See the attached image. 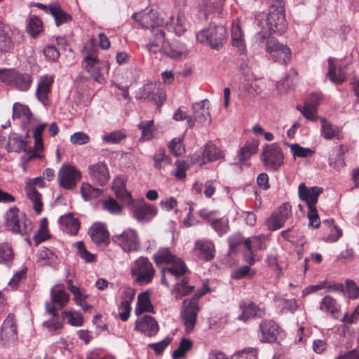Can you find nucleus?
<instances>
[{
	"instance_id": "obj_1",
	"label": "nucleus",
	"mask_w": 359,
	"mask_h": 359,
	"mask_svg": "<svg viewBox=\"0 0 359 359\" xmlns=\"http://www.w3.org/2000/svg\"><path fill=\"white\" fill-rule=\"evenodd\" d=\"M97 50L93 41L84 46L83 50L84 68L95 81L102 83L105 81L103 74L104 63L97 58Z\"/></svg>"
},
{
	"instance_id": "obj_2",
	"label": "nucleus",
	"mask_w": 359,
	"mask_h": 359,
	"mask_svg": "<svg viewBox=\"0 0 359 359\" xmlns=\"http://www.w3.org/2000/svg\"><path fill=\"white\" fill-rule=\"evenodd\" d=\"M227 38V32L223 25L210 24L207 29H204L196 34V39L199 43H206L212 49L221 48Z\"/></svg>"
},
{
	"instance_id": "obj_3",
	"label": "nucleus",
	"mask_w": 359,
	"mask_h": 359,
	"mask_svg": "<svg viewBox=\"0 0 359 359\" xmlns=\"http://www.w3.org/2000/svg\"><path fill=\"white\" fill-rule=\"evenodd\" d=\"M0 81L17 90L25 92L31 86L32 77L15 69H0Z\"/></svg>"
},
{
	"instance_id": "obj_4",
	"label": "nucleus",
	"mask_w": 359,
	"mask_h": 359,
	"mask_svg": "<svg viewBox=\"0 0 359 359\" xmlns=\"http://www.w3.org/2000/svg\"><path fill=\"white\" fill-rule=\"evenodd\" d=\"M6 226L10 231L20 235H28L32 230V222L17 208H11L6 213Z\"/></svg>"
},
{
	"instance_id": "obj_5",
	"label": "nucleus",
	"mask_w": 359,
	"mask_h": 359,
	"mask_svg": "<svg viewBox=\"0 0 359 359\" xmlns=\"http://www.w3.org/2000/svg\"><path fill=\"white\" fill-rule=\"evenodd\" d=\"M138 16L139 15L135 14L133 18L139 20L142 27L150 29L154 41H162L165 38V32L163 29V25L165 22L159 16L158 13L151 10L140 15V18H137Z\"/></svg>"
},
{
	"instance_id": "obj_6",
	"label": "nucleus",
	"mask_w": 359,
	"mask_h": 359,
	"mask_svg": "<svg viewBox=\"0 0 359 359\" xmlns=\"http://www.w3.org/2000/svg\"><path fill=\"white\" fill-rule=\"evenodd\" d=\"M156 274V270L146 257H140L132 266L131 275L135 283L139 285H144L152 282Z\"/></svg>"
},
{
	"instance_id": "obj_7",
	"label": "nucleus",
	"mask_w": 359,
	"mask_h": 359,
	"mask_svg": "<svg viewBox=\"0 0 359 359\" xmlns=\"http://www.w3.org/2000/svg\"><path fill=\"white\" fill-rule=\"evenodd\" d=\"M161 45V50L168 57L172 59H183L188 55V51L184 43L176 42L170 43L164 39L159 42L158 41H152L146 45L147 49L151 53H156L158 50L159 46Z\"/></svg>"
},
{
	"instance_id": "obj_8",
	"label": "nucleus",
	"mask_w": 359,
	"mask_h": 359,
	"mask_svg": "<svg viewBox=\"0 0 359 359\" xmlns=\"http://www.w3.org/2000/svg\"><path fill=\"white\" fill-rule=\"evenodd\" d=\"M267 25L274 33H283L286 30L287 24L285 16L284 3L275 0L269 8L267 15Z\"/></svg>"
},
{
	"instance_id": "obj_9",
	"label": "nucleus",
	"mask_w": 359,
	"mask_h": 359,
	"mask_svg": "<svg viewBox=\"0 0 359 359\" xmlns=\"http://www.w3.org/2000/svg\"><path fill=\"white\" fill-rule=\"evenodd\" d=\"M262 158L267 170L276 171L283 164L284 156L280 148L276 144H271L266 145Z\"/></svg>"
},
{
	"instance_id": "obj_10",
	"label": "nucleus",
	"mask_w": 359,
	"mask_h": 359,
	"mask_svg": "<svg viewBox=\"0 0 359 359\" xmlns=\"http://www.w3.org/2000/svg\"><path fill=\"white\" fill-rule=\"evenodd\" d=\"M112 241L126 252H137L140 248L138 234L134 229H128L120 234L113 236Z\"/></svg>"
},
{
	"instance_id": "obj_11",
	"label": "nucleus",
	"mask_w": 359,
	"mask_h": 359,
	"mask_svg": "<svg viewBox=\"0 0 359 359\" xmlns=\"http://www.w3.org/2000/svg\"><path fill=\"white\" fill-rule=\"evenodd\" d=\"M126 203L129 205L133 217L139 222L151 220L157 213V209L152 205L148 204L143 198L133 200Z\"/></svg>"
},
{
	"instance_id": "obj_12",
	"label": "nucleus",
	"mask_w": 359,
	"mask_h": 359,
	"mask_svg": "<svg viewBox=\"0 0 359 359\" xmlns=\"http://www.w3.org/2000/svg\"><path fill=\"white\" fill-rule=\"evenodd\" d=\"M60 186L65 189H73L81 178V172L70 165H62L58 172Z\"/></svg>"
},
{
	"instance_id": "obj_13",
	"label": "nucleus",
	"mask_w": 359,
	"mask_h": 359,
	"mask_svg": "<svg viewBox=\"0 0 359 359\" xmlns=\"http://www.w3.org/2000/svg\"><path fill=\"white\" fill-rule=\"evenodd\" d=\"M198 311V304H196L194 302H188L187 299L184 301L183 311L181 313V316L187 333L191 332L194 330Z\"/></svg>"
},
{
	"instance_id": "obj_14",
	"label": "nucleus",
	"mask_w": 359,
	"mask_h": 359,
	"mask_svg": "<svg viewBox=\"0 0 359 359\" xmlns=\"http://www.w3.org/2000/svg\"><path fill=\"white\" fill-rule=\"evenodd\" d=\"M291 213L290 206L286 203L281 205L266 220V225L270 230L280 229L287 220Z\"/></svg>"
},
{
	"instance_id": "obj_15",
	"label": "nucleus",
	"mask_w": 359,
	"mask_h": 359,
	"mask_svg": "<svg viewBox=\"0 0 359 359\" xmlns=\"http://www.w3.org/2000/svg\"><path fill=\"white\" fill-rule=\"evenodd\" d=\"M88 174L90 180L96 184L104 186L109 180V172L107 165L98 162L88 167Z\"/></svg>"
},
{
	"instance_id": "obj_16",
	"label": "nucleus",
	"mask_w": 359,
	"mask_h": 359,
	"mask_svg": "<svg viewBox=\"0 0 359 359\" xmlns=\"http://www.w3.org/2000/svg\"><path fill=\"white\" fill-rule=\"evenodd\" d=\"M194 111V120L203 126L210 125L212 118L210 112V104L207 100L196 102L192 105Z\"/></svg>"
},
{
	"instance_id": "obj_17",
	"label": "nucleus",
	"mask_w": 359,
	"mask_h": 359,
	"mask_svg": "<svg viewBox=\"0 0 359 359\" xmlns=\"http://www.w3.org/2000/svg\"><path fill=\"white\" fill-rule=\"evenodd\" d=\"M155 90L156 84L148 83L140 90L138 98L152 100L156 104L157 108L160 109L166 100V94L163 90H158L155 93Z\"/></svg>"
},
{
	"instance_id": "obj_18",
	"label": "nucleus",
	"mask_w": 359,
	"mask_h": 359,
	"mask_svg": "<svg viewBox=\"0 0 359 359\" xmlns=\"http://www.w3.org/2000/svg\"><path fill=\"white\" fill-rule=\"evenodd\" d=\"M279 327L275 321L272 320L262 321L259 325L260 341L264 343L275 342L279 334Z\"/></svg>"
},
{
	"instance_id": "obj_19",
	"label": "nucleus",
	"mask_w": 359,
	"mask_h": 359,
	"mask_svg": "<svg viewBox=\"0 0 359 359\" xmlns=\"http://www.w3.org/2000/svg\"><path fill=\"white\" fill-rule=\"evenodd\" d=\"M299 196L306 202L308 208L316 206L319 195L323 192V188L313 187L308 188L304 183H301L298 189Z\"/></svg>"
},
{
	"instance_id": "obj_20",
	"label": "nucleus",
	"mask_w": 359,
	"mask_h": 359,
	"mask_svg": "<svg viewBox=\"0 0 359 359\" xmlns=\"http://www.w3.org/2000/svg\"><path fill=\"white\" fill-rule=\"evenodd\" d=\"M135 329L147 336L152 337L156 334L159 327L152 316L145 315L136 320Z\"/></svg>"
},
{
	"instance_id": "obj_21",
	"label": "nucleus",
	"mask_w": 359,
	"mask_h": 359,
	"mask_svg": "<svg viewBox=\"0 0 359 359\" xmlns=\"http://www.w3.org/2000/svg\"><path fill=\"white\" fill-rule=\"evenodd\" d=\"M194 250L200 259L205 262L212 260L215 257V246L211 241H196Z\"/></svg>"
},
{
	"instance_id": "obj_22",
	"label": "nucleus",
	"mask_w": 359,
	"mask_h": 359,
	"mask_svg": "<svg viewBox=\"0 0 359 359\" xmlns=\"http://www.w3.org/2000/svg\"><path fill=\"white\" fill-rule=\"evenodd\" d=\"M242 313L238 317V320H246L250 318H262L266 316L265 308L259 307L252 302H243L240 305Z\"/></svg>"
},
{
	"instance_id": "obj_23",
	"label": "nucleus",
	"mask_w": 359,
	"mask_h": 359,
	"mask_svg": "<svg viewBox=\"0 0 359 359\" xmlns=\"http://www.w3.org/2000/svg\"><path fill=\"white\" fill-rule=\"evenodd\" d=\"M92 241L97 245L108 244L109 233L105 224L100 222L95 223L88 230Z\"/></svg>"
},
{
	"instance_id": "obj_24",
	"label": "nucleus",
	"mask_w": 359,
	"mask_h": 359,
	"mask_svg": "<svg viewBox=\"0 0 359 359\" xmlns=\"http://www.w3.org/2000/svg\"><path fill=\"white\" fill-rule=\"evenodd\" d=\"M231 39L233 46L238 48L241 53L245 51V34L241 29L240 20H233L231 29Z\"/></svg>"
},
{
	"instance_id": "obj_25",
	"label": "nucleus",
	"mask_w": 359,
	"mask_h": 359,
	"mask_svg": "<svg viewBox=\"0 0 359 359\" xmlns=\"http://www.w3.org/2000/svg\"><path fill=\"white\" fill-rule=\"evenodd\" d=\"M165 28L173 32L177 36L182 35L187 31V21L184 16L179 15L176 18L170 16L165 22Z\"/></svg>"
},
{
	"instance_id": "obj_26",
	"label": "nucleus",
	"mask_w": 359,
	"mask_h": 359,
	"mask_svg": "<svg viewBox=\"0 0 359 359\" xmlns=\"http://www.w3.org/2000/svg\"><path fill=\"white\" fill-rule=\"evenodd\" d=\"M1 337L2 339L8 342L13 343L16 341L18 338L17 328L13 315H8L4 320L1 327Z\"/></svg>"
},
{
	"instance_id": "obj_27",
	"label": "nucleus",
	"mask_w": 359,
	"mask_h": 359,
	"mask_svg": "<svg viewBox=\"0 0 359 359\" xmlns=\"http://www.w3.org/2000/svg\"><path fill=\"white\" fill-rule=\"evenodd\" d=\"M53 82V78L52 76L45 75L41 77L38 84L36 95L38 100L44 105L48 102V95L50 93Z\"/></svg>"
},
{
	"instance_id": "obj_28",
	"label": "nucleus",
	"mask_w": 359,
	"mask_h": 359,
	"mask_svg": "<svg viewBox=\"0 0 359 359\" xmlns=\"http://www.w3.org/2000/svg\"><path fill=\"white\" fill-rule=\"evenodd\" d=\"M59 224L64 231L71 235H76L80 228L79 220L71 212L61 216L59 219Z\"/></svg>"
},
{
	"instance_id": "obj_29",
	"label": "nucleus",
	"mask_w": 359,
	"mask_h": 359,
	"mask_svg": "<svg viewBox=\"0 0 359 359\" xmlns=\"http://www.w3.org/2000/svg\"><path fill=\"white\" fill-rule=\"evenodd\" d=\"M321 135L325 140L337 139L340 140L342 135L340 129L334 127L330 122L327 121L325 118L321 117Z\"/></svg>"
},
{
	"instance_id": "obj_30",
	"label": "nucleus",
	"mask_w": 359,
	"mask_h": 359,
	"mask_svg": "<svg viewBox=\"0 0 359 359\" xmlns=\"http://www.w3.org/2000/svg\"><path fill=\"white\" fill-rule=\"evenodd\" d=\"M327 62L329 69L326 74L327 77H328L331 81L335 84H341L344 82L346 79V74L340 67L337 69L336 65H334V59L330 57Z\"/></svg>"
},
{
	"instance_id": "obj_31",
	"label": "nucleus",
	"mask_w": 359,
	"mask_h": 359,
	"mask_svg": "<svg viewBox=\"0 0 359 359\" xmlns=\"http://www.w3.org/2000/svg\"><path fill=\"white\" fill-rule=\"evenodd\" d=\"M46 310L52 315V317L43 323V326L46 327L50 331L61 329L62 324L59 322L58 313L55 306L47 302L46 304Z\"/></svg>"
},
{
	"instance_id": "obj_32",
	"label": "nucleus",
	"mask_w": 359,
	"mask_h": 359,
	"mask_svg": "<svg viewBox=\"0 0 359 359\" xmlns=\"http://www.w3.org/2000/svg\"><path fill=\"white\" fill-rule=\"evenodd\" d=\"M319 309L323 312L330 314L334 318H337L339 311V306L335 299L330 296H326L320 302Z\"/></svg>"
},
{
	"instance_id": "obj_33",
	"label": "nucleus",
	"mask_w": 359,
	"mask_h": 359,
	"mask_svg": "<svg viewBox=\"0 0 359 359\" xmlns=\"http://www.w3.org/2000/svg\"><path fill=\"white\" fill-rule=\"evenodd\" d=\"M170 264H171L170 267L163 268V273L168 272V273L178 278L184 276L188 271L184 261L177 257Z\"/></svg>"
},
{
	"instance_id": "obj_34",
	"label": "nucleus",
	"mask_w": 359,
	"mask_h": 359,
	"mask_svg": "<svg viewBox=\"0 0 359 359\" xmlns=\"http://www.w3.org/2000/svg\"><path fill=\"white\" fill-rule=\"evenodd\" d=\"M25 189L27 197L32 201L34 211L37 215H39L43 210L41 194L32 185H27Z\"/></svg>"
},
{
	"instance_id": "obj_35",
	"label": "nucleus",
	"mask_w": 359,
	"mask_h": 359,
	"mask_svg": "<svg viewBox=\"0 0 359 359\" xmlns=\"http://www.w3.org/2000/svg\"><path fill=\"white\" fill-rule=\"evenodd\" d=\"M48 11L54 18L55 25L57 27L72 20L71 15L63 11L58 5H50L48 6Z\"/></svg>"
},
{
	"instance_id": "obj_36",
	"label": "nucleus",
	"mask_w": 359,
	"mask_h": 359,
	"mask_svg": "<svg viewBox=\"0 0 359 359\" xmlns=\"http://www.w3.org/2000/svg\"><path fill=\"white\" fill-rule=\"evenodd\" d=\"M176 257L168 248H161L153 255V259L158 266L170 264Z\"/></svg>"
},
{
	"instance_id": "obj_37",
	"label": "nucleus",
	"mask_w": 359,
	"mask_h": 359,
	"mask_svg": "<svg viewBox=\"0 0 359 359\" xmlns=\"http://www.w3.org/2000/svg\"><path fill=\"white\" fill-rule=\"evenodd\" d=\"M13 118H24L25 121L22 123L23 127H26L32 119V114L27 105L15 103L13 107Z\"/></svg>"
},
{
	"instance_id": "obj_38",
	"label": "nucleus",
	"mask_w": 359,
	"mask_h": 359,
	"mask_svg": "<svg viewBox=\"0 0 359 359\" xmlns=\"http://www.w3.org/2000/svg\"><path fill=\"white\" fill-rule=\"evenodd\" d=\"M14 257V252L10 243H0V264L10 266L13 262Z\"/></svg>"
},
{
	"instance_id": "obj_39",
	"label": "nucleus",
	"mask_w": 359,
	"mask_h": 359,
	"mask_svg": "<svg viewBox=\"0 0 359 359\" xmlns=\"http://www.w3.org/2000/svg\"><path fill=\"white\" fill-rule=\"evenodd\" d=\"M112 189L118 198L126 203L131 201V194L126 189V184L122 178L117 177L114 180Z\"/></svg>"
},
{
	"instance_id": "obj_40",
	"label": "nucleus",
	"mask_w": 359,
	"mask_h": 359,
	"mask_svg": "<svg viewBox=\"0 0 359 359\" xmlns=\"http://www.w3.org/2000/svg\"><path fill=\"white\" fill-rule=\"evenodd\" d=\"M154 166L158 170H165L172 163V160L170 156L165 154L163 149H158L153 156Z\"/></svg>"
},
{
	"instance_id": "obj_41",
	"label": "nucleus",
	"mask_w": 359,
	"mask_h": 359,
	"mask_svg": "<svg viewBox=\"0 0 359 359\" xmlns=\"http://www.w3.org/2000/svg\"><path fill=\"white\" fill-rule=\"evenodd\" d=\"M102 189L93 187L89 183H82L81 185V194L85 201L96 199L102 195Z\"/></svg>"
},
{
	"instance_id": "obj_42",
	"label": "nucleus",
	"mask_w": 359,
	"mask_h": 359,
	"mask_svg": "<svg viewBox=\"0 0 359 359\" xmlns=\"http://www.w3.org/2000/svg\"><path fill=\"white\" fill-rule=\"evenodd\" d=\"M51 302L49 304H57L60 309L64 308L69 301V294L63 290H50Z\"/></svg>"
},
{
	"instance_id": "obj_43",
	"label": "nucleus",
	"mask_w": 359,
	"mask_h": 359,
	"mask_svg": "<svg viewBox=\"0 0 359 359\" xmlns=\"http://www.w3.org/2000/svg\"><path fill=\"white\" fill-rule=\"evenodd\" d=\"M222 6V4L219 0H198V8L201 11H203L205 15L219 12Z\"/></svg>"
},
{
	"instance_id": "obj_44",
	"label": "nucleus",
	"mask_w": 359,
	"mask_h": 359,
	"mask_svg": "<svg viewBox=\"0 0 359 359\" xmlns=\"http://www.w3.org/2000/svg\"><path fill=\"white\" fill-rule=\"evenodd\" d=\"M6 147L8 151L20 152L31 150V148H28L27 142L18 136L10 137Z\"/></svg>"
},
{
	"instance_id": "obj_45",
	"label": "nucleus",
	"mask_w": 359,
	"mask_h": 359,
	"mask_svg": "<svg viewBox=\"0 0 359 359\" xmlns=\"http://www.w3.org/2000/svg\"><path fill=\"white\" fill-rule=\"evenodd\" d=\"M13 46V43L8 35L5 25L0 19V51L6 52Z\"/></svg>"
},
{
	"instance_id": "obj_46",
	"label": "nucleus",
	"mask_w": 359,
	"mask_h": 359,
	"mask_svg": "<svg viewBox=\"0 0 359 359\" xmlns=\"http://www.w3.org/2000/svg\"><path fill=\"white\" fill-rule=\"evenodd\" d=\"M153 309L152 304L149 299V294L145 293H141L137 297V305L135 309V313L140 315L143 312L151 311Z\"/></svg>"
},
{
	"instance_id": "obj_47",
	"label": "nucleus",
	"mask_w": 359,
	"mask_h": 359,
	"mask_svg": "<svg viewBox=\"0 0 359 359\" xmlns=\"http://www.w3.org/2000/svg\"><path fill=\"white\" fill-rule=\"evenodd\" d=\"M270 55L276 61L286 64L290 57V50L287 46L282 45L280 48L274 50Z\"/></svg>"
},
{
	"instance_id": "obj_48",
	"label": "nucleus",
	"mask_w": 359,
	"mask_h": 359,
	"mask_svg": "<svg viewBox=\"0 0 359 359\" xmlns=\"http://www.w3.org/2000/svg\"><path fill=\"white\" fill-rule=\"evenodd\" d=\"M203 159L208 161H214L221 157L219 149L212 144H207L203 151Z\"/></svg>"
},
{
	"instance_id": "obj_49",
	"label": "nucleus",
	"mask_w": 359,
	"mask_h": 359,
	"mask_svg": "<svg viewBox=\"0 0 359 359\" xmlns=\"http://www.w3.org/2000/svg\"><path fill=\"white\" fill-rule=\"evenodd\" d=\"M318 102L315 104H311L309 102H305L303 109L299 107L297 109L302 111V114L309 120L314 121L317 118Z\"/></svg>"
},
{
	"instance_id": "obj_50",
	"label": "nucleus",
	"mask_w": 359,
	"mask_h": 359,
	"mask_svg": "<svg viewBox=\"0 0 359 359\" xmlns=\"http://www.w3.org/2000/svg\"><path fill=\"white\" fill-rule=\"evenodd\" d=\"M27 29L32 36L34 37L37 36L42 30V22L41 20L35 15L30 17Z\"/></svg>"
},
{
	"instance_id": "obj_51",
	"label": "nucleus",
	"mask_w": 359,
	"mask_h": 359,
	"mask_svg": "<svg viewBox=\"0 0 359 359\" xmlns=\"http://www.w3.org/2000/svg\"><path fill=\"white\" fill-rule=\"evenodd\" d=\"M255 274L248 266H242L232 271L231 278L233 279H242L244 278H252Z\"/></svg>"
},
{
	"instance_id": "obj_52",
	"label": "nucleus",
	"mask_w": 359,
	"mask_h": 359,
	"mask_svg": "<svg viewBox=\"0 0 359 359\" xmlns=\"http://www.w3.org/2000/svg\"><path fill=\"white\" fill-rule=\"evenodd\" d=\"M258 149L257 143H248L240 150L239 160L245 161L248 160L252 154H255Z\"/></svg>"
},
{
	"instance_id": "obj_53",
	"label": "nucleus",
	"mask_w": 359,
	"mask_h": 359,
	"mask_svg": "<svg viewBox=\"0 0 359 359\" xmlns=\"http://www.w3.org/2000/svg\"><path fill=\"white\" fill-rule=\"evenodd\" d=\"M232 359H257V350L255 348H248L235 353Z\"/></svg>"
},
{
	"instance_id": "obj_54",
	"label": "nucleus",
	"mask_w": 359,
	"mask_h": 359,
	"mask_svg": "<svg viewBox=\"0 0 359 359\" xmlns=\"http://www.w3.org/2000/svg\"><path fill=\"white\" fill-rule=\"evenodd\" d=\"M103 208L111 214H120L122 211V206L113 198H109L102 201Z\"/></svg>"
},
{
	"instance_id": "obj_55",
	"label": "nucleus",
	"mask_w": 359,
	"mask_h": 359,
	"mask_svg": "<svg viewBox=\"0 0 359 359\" xmlns=\"http://www.w3.org/2000/svg\"><path fill=\"white\" fill-rule=\"evenodd\" d=\"M290 147L291 149V152L294 157L299 156L302 158H306L311 156L314 153L312 149L302 147L297 144H290Z\"/></svg>"
},
{
	"instance_id": "obj_56",
	"label": "nucleus",
	"mask_w": 359,
	"mask_h": 359,
	"mask_svg": "<svg viewBox=\"0 0 359 359\" xmlns=\"http://www.w3.org/2000/svg\"><path fill=\"white\" fill-rule=\"evenodd\" d=\"M328 163L331 168L337 171H340L346 165L344 156H336L335 154H330Z\"/></svg>"
},
{
	"instance_id": "obj_57",
	"label": "nucleus",
	"mask_w": 359,
	"mask_h": 359,
	"mask_svg": "<svg viewBox=\"0 0 359 359\" xmlns=\"http://www.w3.org/2000/svg\"><path fill=\"white\" fill-rule=\"evenodd\" d=\"M47 225L48 221L46 218H43L41 221L40 229L34 236V239L36 245L47 239Z\"/></svg>"
},
{
	"instance_id": "obj_58",
	"label": "nucleus",
	"mask_w": 359,
	"mask_h": 359,
	"mask_svg": "<svg viewBox=\"0 0 359 359\" xmlns=\"http://www.w3.org/2000/svg\"><path fill=\"white\" fill-rule=\"evenodd\" d=\"M168 147L171 153L176 156H180L184 152V147L180 138H174Z\"/></svg>"
},
{
	"instance_id": "obj_59",
	"label": "nucleus",
	"mask_w": 359,
	"mask_h": 359,
	"mask_svg": "<svg viewBox=\"0 0 359 359\" xmlns=\"http://www.w3.org/2000/svg\"><path fill=\"white\" fill-rule=\"evenodd\" d=\"M153 126V121H142L139 124V129L142 132V135L143 138L146 140H149L151 138Z\"/></svg>"
},
{
	"instance_id": "obj_60",
	"label": "nucleus",
	"mask_w": 359,
	"mask_h": 359,
	"mask_svg": "<svg viewBox=\"0 0 359 359\" xmlns=\"http://www.w3.org/2000/svg\"><path fill=\"white\" fill-rule=\"evenodd\" d=\"M79 254L81 258L83 259L86 262H93L95 260V255L89 252L85 248L83 242L76 243Z\"/></svg>"
},
{
	"instance_id": "obj_61",
	"label": "nucleus",
	"mask_w": 359,
	"mask_h": 359,
	"mask_svg": "<svg viewBox=\"0 0 359 359\" xmlns=\"http://www.w3.org/2000/svg\"><path fill=\"white\" fill-rule=\"evenodd\" d=\"M308 208V218L309 219V225L314 228H318L320 226V221L316 206Z\"/></svg>"
},
{
	"instance_id": "obj_62",
	"label": "nucleus",
	"mask_w": 359,
	"mask_h": 359,
	"mask_svg": "<svg viewBox=\"0 0 359 359\" xmlns=\"http://www.w3.org/2000/svg\"><path fill=\"white\" fill-rule=\"evenodd\" d=\"M212 226L219 235H222L227 231V229L229 228L227 219H215L212 222Z\"/></svg>"
},
{
	"instance_id": "obj_63",
	"label": "nucleus",
	"mask_w": 359,
	"mask_h": 359,
	"mask_svg": "<svg viewBox=\"0 0 359 359\" xmlns=\"http://www.w3.org/2000/svg\"><path fill=\"white\" fill-rule=\"evenodd\" d=\"M126 137V135L121 131H114L109 134L105 135L103 137L104 141L113 144H116L121 142Z\"/></svg>"
},
{
	"instance_id": "obj_64",
	"label": "nucleus",
	"mask_w": 359,
	"mask_h": 359,
	"mask_svg": "<svg viewBox=\"0 0 359 359\" xmlns=\"http://www.w3.org/2000/svg\"><path fill=\"white\" fill-rule=\"evenodd\" d=\"M65 316L67 317L68 323L73 326H81L83 324V317L81 314L68 311L65 312Z\"/></svg>"
}]
</instances>
